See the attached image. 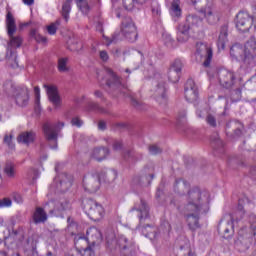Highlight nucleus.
I'll return each instance as SVG.
<instances>
[{
    "mask_svg": "<svg viewBox=\"0 0 256 256\" xmlns=\"http://www.w3.org/2000/svg\"><path fill=\"white\" fill-rule=\"evenodd\" d=\"M201 13L204 15V19L209 23V25H215V23L219 22V14L215 11L213 6H205Z\"/></svg>",
    "mask_w": 256,
    "mask_h": 256,
    "instance_id": "nucleus-10",
    "label": "nucleus"
},
{
    "mask_svg": "<svg viewBox=\"0 0 256 256\" xmlns=\"http://www.w3.org/2000/svg\"><path fill=\"white\" fill-rule=\"evenodd\" d=\"M71 125H73V127H82L83 120H81L79 117H74L71 120Z\"/></svg>",
    "mask_w": 256,
    "mask_h": 256,
    "instance_id": "nucleus-35",
    "label": "nucleus"
},
{
    "mask_svg": "<svg viewBox=\"0 0 256 256\" xmlns=\"http://www.w3.org/2000/svg\"><path fill=\"white\" fill-rule=\"evenodd\" d=\"M67 63H69V58L67 57L58 59V71H60V73H67V71H69V66Z\"/></svg>",
    "mask_w": 256,
    "mask_h": 256,
    "instance_id": "nucleus-22",
    "label": "nucleus"
},
{
    "mask_svg": "<svg viewBox=\"0 0 256 256\" xmlns=\"http://www.w3.org/2000/svg\"><path fill=\"white\" fill-rule=\"evenodd\" d=\"M122 3H123V7L127 11H133V7H134L133 3H137L138 5H143L147 3V0H122Z\"/></svg>",
    "mask_w": 256,
    "mask_h": 256,
    "instance_id": "nucleus-20",
    "label": "nucleus"
},
{
    "mask_svg": "<svg viewBox=\"0 0 256 256\" xmlns=\"http://www.w3.org/2000/svg\"><path fill=\"white\" fill-rule=\"evenodd\" d=\"M121 145H122L121 142H115L113 147L117 151V150L121 149Z\"/></svg>",
    "mask_w": 256,
    "mask_h": 256,
    "instance_id": "nucleus-48",
    "label": "nucleus"
},
{
    "mask_svg": "<svg viewBox=\"0 0 256 256\" xmlns=\"http://www.w3.org/2000/svg\"><path fill=\"white\" fill-rule=\"evenodd\" d=\"M224 233H229V228H226Z\"/></svg>",
    "mask_w": 256,
    "mask_h": 256,
    "instance_id": "nucleus-53",
    "label": "nucleus"
},
{
    "mask_svg": "<svg viewBox=\"0 0 256 256\" xmlns=\"http://www.w3.org/2000/svg\"><path fill=\"white\" fill-rule=\"evenodd\" d=\"M76 3L80 11H82V13L84 14L89 13V4L87 3V0H76Z\"/></svg>",
    "mask_w": 256,
    "mask_h": 256,
    "instance_id": "nucleus-29",
    "label": "nucleus"
},
{
    "mask_svg": "<svg viewBox=\"0 0 256 256\" xmlns=\"http://www.w3.org/2000/svg\"><path fill=\"white\" fill-rule=\"evenodd\" d=\"M181 69H183V62L181 60H175L172 65V71L174 73H181Z\"/></svg>",
    "mask_w": 256,
    "mask_h": 256,
    "instance_id": "nucleus-32",
    "label": "nucleus"
},
{
    "mask_svg": "<svg viewBox=\"0 0 256 256\" xmlns=\"http://www.w3.org/2000/svg\"><path fill=\"white\" fill-rule=\"evenodd\" d=\"M85 211L88 217L93 221H101V219H103V215H105L103 206L93 200H90L85 204Z\"/></svg>",
    "mask_w": 256,
    "mask_h": 256,
    "instance_id": "nucleus-4",
    "label": "nucleus"
},
{
    "mask_svg": "<svg viewBox=\"0 0 256 256\" xmlns=\"http://www.w3.org/2000/svg\"><path fill=\"white\" fill-rule=\"evenodd\" d=\"M11 205H13V201L11 200V198L0 199V209L11 207Z\"/></svg>",
    "mask_w": 256,
    "mask_h": 256,
    "instance_id": "nucleus-31",
    "label": "nucleus"
},
{
    "mask_svg": "<svg viewBox=\"0 0 256 256\" xmlns=\"http://www.w3.org/2000/svg\"><path fill=\"white\" fill-rule=\"evenodd\" d=\"M59 25V22L52 23L49 26H47V31L49 35H55L57 33V26Z\"/></svg>",
    "mask_w": 256,
    "mask_h": 256,
    "instance_id": "nucleus-34",
    "label": "nucleus"
},
{
    "mask_svg": "<svg viewBox=\"0 0 256 256\" xmlns=\"http://www.w3.org/2000/svg\"><path fill=\"white\" fill-rule=\"evenodd\" d=\"M100 59H102V61H107L109 59V54H107L106 51H100Z\"/></svg>",
    "mask_w": 256,
    "mask_h": 256,
    "instance_id": "nucleus-42",
    "label": "nucleus"
},
{
    "mask_svg": "<svg viewBox=\"0 0 256 256\" xmlns=\"http://www.w3.org/2000/svg\"><path fill=\"white\" fill-rule=\"evenodd\" d=\"M207 123L209 125H211L212 127H215L216 125V121H215V117L211 116V115H208L207 117Z\"/></svg>",
    "mask_w": 256,
    "mask_h": 256,
    "instance_id": "nucleus-39",
    "label": "nucleus"
},
{
    "mask_svg": "<svg viewBox=\"0 0 256 256\" xmlns=\"http://www.w3.org/2000/svg\"><path fill=\"white\" fill-rule=\"evenodd\" d=\"M155 95L157 97V101H159V103H163L165 101V86H158L155 91Z\"/></svg>",
    "mask_w": 256,
    "mask_h": 256,
    "instance_id": "nucleus-24",
    "label": "nucleus"
},
{
    "mask_svg": "<svg viewBox=\"0 0 256 256\" xmlns=\"http://www.w3.org/2000/svg\"><path fill=\"white\" fill-rule=\"evenodd\" d=\"M60 126H61V127H65V124H64V123H60Z\"/></svg>",
    "mask_w": 256,
    "mask_h": 256,
    "instance_id": "nucleus-54",
    "label": "nucleus"
},
{
    "mask_svg": "<svg viewBox=\"0 0 256 256\" xmlns=\"http://www.w3.org/2000/svg\"><path fill=\"white\" fill-rule=\"evenodd\" d=\"M117 179V172L115 171H110L106 174V181H115Z\"/></svg>",
    "mask_w": 256,
    "mask_h": 256,
    "instance_id": "nucleus-36",
    "label": "nucleus"
},
{
    "mask_svg": "<svg viewBox=\"0 0 256 256\" xmlns=\"http://www.w3.org/2000/svg\"><path fill=\"white\" fill-rule=\"evenodd\" d=\"M105 127H106L105 122H103V121L99 122V124H98V129H100L101 131H103V130L105 129Z\"/></svg>",
    "mask_w": 256,
    "mask_h": 256,
    "instance_id": "nucleus-47",
    "label": "nucleus"
},
{
    "mask_svg": "<svg viewBox=\"0 0 256 256\" xmlns=\"http://www.w3.org/2000/svg\"><path fill=\"white\" fill-rule=\"evenodd\" d=\"M18 143H23V145H31L35 141V132L26 131L19 134L17 137Z\"/></svg>",
    "mask_w": 256,
    "mask_h": 256,
    "instance_id": "nucleus-15",
    "label": "nucleus"
},
{
    "mask_svg": "<svg viewBox=\"0 0 256 256\" xmlns=\"http://www.w3.org/2000/svg\"><path fill=\"white\" fill-rule=\"evenodd\" d=\"M197 97H199V91L197 90V86L193 80H188L185 87V98L190 103L193 101H197Z\"/></svg>",
    "mask_w": 256,
    "mask_h": 256,
    "instance_id": "nucleus-9",
    "label": "nucleus"
},
{
    "mask_svg": "<svg viewBox=\"0 0 256 256\" xmlns=\"http://www.w3.org/2000/svg\"><path fill=\"white\" fill-rule=\"evenodd\" d=\"M44 89H46V93L48 95V99L52 105L56 108L61 106V96H59V90H57V86L55 85H44Z\"/></svg>",
    "mask_w": 256,
    "mask_h": 256,
    "instance_id": "nucleus-8",
    "label": "nucleus"
},
{
    "mask_svg": "<svg viewBox=\"0 0 256 256\" xmlns=\"http://www.w3.org/2000/svg\"><path fill=\"white\" fill-rule=\"evenodd\" d=\"M44 133L48 141H54V139H57V133H55V130L49 125L44 126Z\"/></svg>",
    "mask_w": 256,
    "mask_h": 256,
    "instance_id": "nucleus-23",
    "label": "nucleus"
},
{
    "mask_svg": "<svg viewBox=\"0 0 256 256\" xmlns=\"http://www.w3.org/2000/svg\"><path fill=\"white\" fill-rule=\"evenodd\" d=\"M197 47V54L201 55L204 60V67H209L211 65V59H213V50L211 46L207 45L206 43L200 42L196 45Z\"/></svg>",
    "mask_w": 256,
    "mask_h": 256,
    "instance_id": "nucleus-6",
    "label": "nucleus"
},
{
    "mask_svg": "<svg viewBox=\"0 0 256 256\" xmlns=\"http://www.w3.org/2000/svg\"><path fill=\"white\" fill-rule=\"evenodd\" d=\"M0 256H9V255H7V252L1 251V252H0Z\"/></svg>",
    "mask_w": 256,
    "mask_h": 256,
    "instance_id": "nucleus-51",
    "label": "nucleus"
},
{
    "mask_svg": "<svg viewBox=\"0 0 256 256\" xmlns=\"http://www.w3.org/2000/svg\"><path fill=\"white\" fill-rule=\"evenodd\" d=\"M218 77L220 85H222V87H225L226 89H229L232 85H235V74L231 71L225 69L220 70Z\"/></svg>",
    "mask_w": 256,
    "mask_h": 256,
    "instance_id": "nucleus-7",
    "label": "nucleus"
},
{
    "mask_svg": "<svg viewBox=\"0 0 256 256\" xmlns=\"http://www.w3.org/2000/svg\"><path fill=\"white\" fill-rule=\"evenodd\" d=\"M209 204V193L201 192V190L194 188L188 192V203L185 206V219L191 231L201 229L199 219L203 213V207Z\"/></svg>",
    "mask_w": 256,
    "mask_h": 256,
    "instance_id": "nucleus-1",
    "label": "nucleus"
},
{
    "mask_svg": "<svg viewBox=\"0 0 256 256\" xmlns=\"http://www.w3.org/2000/svg\"><path fill=\"white\" fill-rule=\"evenodd\" d=\"M138 211L140 212V220L149 216V209L147 208V204L145 202H141Z\"/></svg>",
    "mask_w": 256,
    "mask_h": 256,
    "instance_id": "nucleus-27",
    "label": "nucleus"
},
{
    "mask_svg": "<svg viewBox=\"0 0 256 256\" xmlns=\"http://www.w3.org/2000/svg\"><path fill=\"white\" fill-rule=\"evenodd\" d=\"M81 245H83V244H78L77 241H76V246L79 249L82 256H93V255H95V253L93 252V249H91V247L83 248V246H81Z\"/></svg>",
    "mask_w": 256,
    "mask_h": 256,
    "instance_id": "nucleus-25",
    "label": "nucleus"
},
{
    "mask_svg": "<svg viewBox=\"0 0 256 256\" xmlns=\"http://www.w3.org/2000/svg\"><path fill=\"white\" fill-rule=\"evenodd\" d=\"M6 29L8 37H12L17 33V23L15 22V17L11 12H8L6 15Z\"/></svg>",
    "mask_w": 256,
    "mask_h": 256,
    "instance_id": "nucleus-14",
    "label": "nucleus"
},
{
    "mask_svg": "<svg viewBox=\"0 0 256 256\" xmlns=\"http://www.w3.org/2000/svg\"><path fill=\"white\" fill-rule=\"evenodd\" d=\"M9 39V47L12 49H17L23 44V38H21V36H15V34H13L12 36H9Z\"/></svg>",
    "mask_w": 256,
    "mask_h": 256,
    "instance_id": "nucleus-21",
    "label": "nucleus"
},
{
    "mask_svg": "<svg viewBox=\"0 0 256 256\" xmlns=\"http://www.w3.org/2000/svg\"><path fill=\"white\" fill-rule=\"evenodd\" d=\"M170 14L173 17H181V2L179 0H174L170 7Z\"/></svg>",
    "mask_w": 256,
    "mask_h": 256,
    "instance_id": "nucleus-19",
    "label": "nucleus"
},
{
    "mask_svg": "<svg viewBox=\"0 0 256 256\" xmlns=\"http://www.w3.org/2000/svg\"><path fill=\"white\" fill-rule=\"evenodd\" d=\"M179 184L182 186V187H185L187 184L183 181H180Z\"/></svg>",
    "mask_w": 256,
    "mask_h": 256,
    "instance_id": "nucleus-52",
    "label": "nucleus"
},
{
    "mask_svg": "<svg viewBox=\"0 0 256 256\" xmlns=\"http://www.w3.org/2000/svg\"><path fill=\"white\" fill-rule=\"evenodd\" d=\"M121 33L125 39L130 41V43H135V41H137V26L135 25V22H133V19L130 17L123 19Z\"/></svg>",
    "mask_w": 256,
    "mask_h": 256,
    "instance_id": "nucleus-3",
    "label": "nucleus"
},
{
    "mask_svg": "<svg viewBox=\"0 0 256 256\" xmlns=\"http://www.w3.org/2000/svg\"><path fill=\"white\" fill-rule=\"evenodd\" d=\"M61 185H67V187H71V176H68L66 174L61 175Z\"/></svg>",
    "mask_w": 256,
    "mask_h": 256,
    "instance_id": "nucleus-33",
    "label": "nucleus"
},
{
    "mask_svg": "<svg viewBox=\"0 0 256 256\" xmlns=\"http://www.w3.org/2000/svg\"><path fill=\"white\" fill-rule=\"evenodd\" d=\"M160 151L161 150L157 146H151L149 148V152L151 153V155H157V153H160Z\"/></svg>",
    "mask_w": 256,
    "mask_h": 256,
    "instance_id": "nucleus-38",
    "label": "nucleus"
},
{
    "mask_svg": "<svg viewBox=\"0 0 256 256\" xmlns=\"http://www.w3.org/2000/svg\"><path fill=\"white\" fill-rule=\"evenodd\" d=\"M191 27L188 24H180L178 26V40L187 41L189 39V29Z\"/></svg>",
    "mask_w": 256,
    "mask_h": 256,
    "instance_id": "nucleus-17",
    "label": "nucleus"
},
{
    "mask_svg": "<svg viewBox=\"0 0 256 256\" xmlns=\"http://www.w3.org/2000/svg\"><path fill=\"white\" fill-rule=\"evenodd\" d=\"M86 239L79 238L77 240V244L88 245V243H90L91 245H95V243H97L98 241H101V232L96 227H91L86 232Z\"/></svg>",
    "mask_w": 256,
    "mask_h": 256,
    "instance_id": "nucleus-5",
    "label": "nucleus"
},
{
    "mask_svg": "<svg viewBox=\"0 0 256 256\" xmlns=\"http://www.w3.org/2000/svg\"><path fill=\"white\" fill-rule=\"evenodd\" d=\"M4 173L7 175V177H15V165H13V163L6 164L4 168Z\"/></svg>",
    "mask_w": 256,
    "mask_h": 256,
    "instance_id": "nucleus-28",
    "label": "nucleus"
},
{
    "mask_svg": "<svg viewBox=\"0 0 256 256\" xmlns=\"http://www.w3.org/2000/svg\"><path fill=\"white\" fill-rule=\"evenodd\" d=\"M33 219L35 223H45L47 221V212L43 208H36Z\"/></svg>",
    "mask_w": 256,
    "mask_h": 256,
    "instance_id": "nucleus-18",
    "label": "nucleus"
},
{
    "mask_svg": "<svg viewBox=\"0 0 256 256\" xmlns=\"http://www.w3.org/2000/svg\"><path fill=\"white\" fill-rule=\"evenodd\" d=\"M236 27L238 31H241L242 33L249 31L251 29V20L249 19V15L245 13L238 14Z\"/></svg>",
    "mask_w": 256,
    "mask_h": 256,
    "instance_id": "nucleus-12",
    "label": "nucleus"
},
{
    "mask_svg": "<svg viewBox=\"0 0 256 256\" xmlns=\"http://www.w3.org/2000/svg\"><path fill=\"white\" fill-rule=\"evenodd\" d=\"M95 97H103V94L100 91L94 92Z\"/></svg>",
    "mask_w": 256,
    "mask_h": 256,
    "instance_id": "nucleus-50",
    "label": "nucleus"
},
{
    "mask_svg": "<svg viewBox=\"0 0 256 256\" xmlns=\"http://www.w3.org/2000/svg\"><path fill=\"white\" fill-rule=\"evenodd\" d=\"M37 41L39 43H47V38L43 37V36H38L37 37Z\"/></svg>",
    "mask_w": 256,
    "mask_h": 256,
    "instance_id": "nucleus-44",
    "label": "nucleus"
},
{
    "mask_svg": "<svg viewBox=\"0 0 256 256\" xmlns=\"http://www.w3.org/2000/svg\"><path fill=\"white\" fill-rule=\"evenodd\" d=\"M69 13H71V0L66 1L62 6V15L66 19H69Z\"/></svg>",
    "mask_w": 256,
    "mask_h": 256,
    "instance_id": "nucleus-26",
    "label": "nucleus"
},
{
    "mask_svg": "<svg viewBox=\"0 0 256 256\" xmlns=\"http://www.w3.org/2000/svg\"><path fill=\"white\" fill-rule=\"evenodd\" d=\"M107 155H109V150L107 148H94L90 152L91 159L95 161H103V159H107Z\"/></svg>",
    "mask_w": 256,
    "mask_h": 256,
    "instance_id": "nucleus-16",
    "label": "nucleus"
},
{
    "mask_svg": "<svg viewBox=\"0 0 256 256\" xmlns=\"http://www.w3.org/2000/svg\"><path fill=\"white\" fill-rule=\"evenodd\" d=\"M4 143L9 149H15V143H13V134L4 136Z\"/></svg>",
    "mask_w": 256,
    "mask_h": 256,
    "instance_id": "nucleus-30",
    "label": "nucleus"
},
{
    "mask_svg": "<svg viewBox=\"0 0 256 256\" xmlns=\"http://www.w3.org/2000/svg\"><path fill=\"white\" fill-rule=\"evenodd\" d=\"M12 197L17 203H22L23 201V198H21V195H19L18 193H12Z\"/></svg>",
    "mask_w": 256,
    "mask_h": 256,
    "instance_id": "nucleus-40",
    "label": "nucleus"
},
{
    "mask_svg": "<svg viewBox=\"0 0 256 256\" xmlns=\"http://www.w3.org/2000/svg\"><path fill=\"white\" fill-rule=\"evenodd\" d=\"M71 51H79L81 49V44H78V47L70 46Z\"/></svg>",
    "mask_w": 256,
    "mask_h": 256,
    "instance_id": "nucleus-49",
    "label": "nucleus"
},
{
    "mask_svg": "<svg viewBox=\"0 0 256 256\" xmlns=\"http://www.w3.org/2000/svg\"><path fill=\"white\" fill-rule=\"evenodd\" d=\"M227 40V34L226 32L221 33L218 38L219 45H222V47H225V41Z\"/></svg>",
    "mask_w": 256,
    "mask_h": 256,
    "instance_id": "nucleus-37",
    "label": "nucleus"
},
{
    "mask_svg": "<svg viewBox=\"0 0 256 256\" xmlns=\"http://www.w3.org/2000/svg\"><path fill=\"white\" fill-rule=\"evenodd\" d=\"M83 187L89 193H97L99 191V181L93 176L85 177L83 179Z\"/></svg>",
    "mask_w": 256,
    "mask_h": 256,
    "instance_id": "nucleus-13",
    "label": "nucleus"
},
{
    "mask_svg": "<svg viewBox=\"0 0 256 256\" xmlns=\"http://www.w3.org/2000/svg\"><path fill=\"white\" fill-rule=\"evenodd\" d=\"M22 1H23L24 5H29V6H31L35 3V0H22Z\"/></svg>",
    "mask_w": 256,
    "mask_h": 256,
    "instance_id": "nucleus-45",
    "label": "nucleus"
},
{
    "mask_svg": "<svg viewBox=\"0 0 256 256\" xmlns=\"http://www.w3.org/2000/svg\"><path fill=\"white\" fill-rule=\"evenodd\" d=\"M254 11H255V13H256V8H255V10H254Z\"/></svg>",
    "mask_w": 256,
    "mask_h": 256,
    "instance_id": "nucleus-55",
    "label": "nucleus"
},
{
    "mask_svg": "<svg viewBox=\"0 0 256 256\" xmlns=\"http://www.w3.org/2000/svg\"><path fill=\"white\" fill-rule=\"evenodd\" d=\"M34 91L36 93V103H39V100L41 99V92L38 87H35Z\"/></svg>",
    "mask_w": 256,
    "mask_h": 256,
    "instance_id": "nucleus-43",
    "label": "nucleus"
},
{
    "mask_svg": "<svg viewBox=\"0 0 256 256\" xmlns=\"http://www.w3.org/2000/svg\"><path fill=\"white\" fill-rule=\"evenodd\" d=\"M112 79L114 81V84L109 83L108 85L111 87V85H121V79L117 77L116 75L112 76Z\"/></svg>",
    "mask_w": 256,
    "mask_h": 256,
    "instance_id": "nucleus-41",
    "label": "nucleus"
},
{
    "mask_svg": "<svg viewBox=\"0 0 256 256\" xmlns=\"http://www.w3.org/2000/svg\"><path fill=\"white\" fill-rule=\"evenodd\" d=\"M237 53H241V48L238 46H233L230 49V55L232 57H236L237 60L242 61L246 65H251L254 57L256 56V41L255 38H251L248 42H246L244 46V56H237Z\"/></svg>",
    "mask_w": 256,
    "mask_h": 256,
    "instance_id": "nucleus-2",
    "label": "nucleus"
},
{
    "mask_svg": "<svg viewBox=\"0 0 256 256\" xmlns=\"http://www.w3.org/2000/svg\"><path fill=\"white\" fill-rule=\"evenodd\" d=\"M14 98L20 107H25L29 103V89L27 88H17L14 93Z\"/></svg>",
    "mask_w": 256,
    "mask_h": 256,
    "instance_id": "nucleus-11",
    "label": "nucleus"
},
{
    "mask_svg": "<svg viewBox=\"0 0 256 256\" xmlns=\"http://www.w3.org/2000/svg\"><path fill=\"white\" fill-rule=\"evenodd\" d=\"M188 21H189V23L195 24V23H197V21H199V19L197 17H189Z\"/></svg>",
    "mask_w": 256,
    "mask_h": 256,
    "instance_id": "nucleus-46",
    "label": "nucleus"
}]
</instances>
